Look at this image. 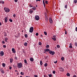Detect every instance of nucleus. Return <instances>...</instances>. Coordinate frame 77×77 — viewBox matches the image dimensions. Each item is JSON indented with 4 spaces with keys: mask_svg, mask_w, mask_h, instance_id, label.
I'll use <instances>...</instances> for the list:
<instances>
[{
    "mask_svg": "<svg viewBox=\"0 0 77 77\" xmlns=\"http://www.w3.org/2000/svg\"><path fill=\"white\" fill-rule=\"evenodd\" d=\"M29 32L30 33H32L33 32V27H31L30 28Z\"/></svg>",
    "mask_w": 77,
    "mask_h": 77,
    "instance_id": "obj_2",
    "label": "nucleus"
},
{
    "mask_svg": "<svg viewBox=\"0 0 77 77\" xmlns=\"http://www.w3.org/2000/svg\"><path fill=\"white\" fill-rule=\"evenodd\" d=\"M49 77H52V75L49 74Z\"/></svg>",
    "mask_w": 77,
    "mask_h": 77,
    "instance_id": "obj_42",
    "label": "nucleus"
},
{
    "mask_svg": "<svg viewBox=\"0 0 77 77\" xmlns=\"http://www.w3.org/2000/svg\"><path fill=\"white\" fill-rule=\"evenodd\" d=\"M2 25V23L1 22H0V26Z\"/></svg>",
    "mask_w": 77,
    "mask_h": 77,
    "instance_id": "obj_62",
    "label": "nucleus"
},
{
    "mask_svg": "<svg viewBox=\"0 0 77 77\" xmlns=\"http://www.w3.org/2000/svg\"><path fill=\"white\" fill-rule=\"evenodd\" d=\"M4 10L6 12H9L10 11V10L8 8H4Z\"/></svg>",
    "mask_w": 77,
    "mask_h": 77,
    "instance_id": "obj_4",
    "label": "nucleus"
},
{
    "mask_svg": "<svg viewBox=\"0 0 77 77\" xmlns=\"http://www.w3.org/2000/svg\"><path fill=\"white\" fill-rule=\"evenodd\" d=\"M45 52H46V51H47V52H48V51H50V50L49 49H48L47 48L46 49H45Z\"/></svg>",
    "mask_w": 77,
    "mask_h": 77,
    "instance_id": "obj_12",
    "label": "nucleus"
},
{
    "mask_svg": "<svg viewBox=\"0 0 77 77\" xmlns=\"http://www.w3.org/2000/svg\"><path fill=\"white\" fill-rule=\"evenodd\" d=\"M73 77H76V75H74Z\"/></svg>",
    "mask_w": 77,
    "mask_h": 77,
    "instance_id": "obj_61",
    "label": "nucleus"
},
{
    "mask_svg": "<svg viewBox=\"0 0 77 77\" xmlns=\"http://www.w3.org/2000/svg\"><path fill=\"white\" fill-rule=\"evenodd\" d=\"M9 21H10V22H11V23L13 21H12V20L11 19H10L9 20Z\"/></svg>",
    "mask_w": 77,
    "mask_h": 77,
    "instance_id": "obj_39",
    "label": "nucleus"
},
{
    "mask_svg": "<svg viewBox=\"0 0 77 77\" xmlns=\"http://www.w3.org/2000/svg\"><path fill=\"white\" fill-rule=\"evenodd\" d=\"M29 7H30V8H32L33 7V6L31 5H29Z\"/></svg>",
    "mask_w": 77,
    "mask_h": 77,
    "instance_id": "obj_58",
    "label": "nucleus"
},
{
    "mask_svg": "<svg viewBox=\"0 0 77 77\" xmlns=\"http://www.w3.org/2000/svg\"><path fill=\"white\" fill-rule=\"evenodd\" d=\"M14 59L16 60H18V58H17V57H14Z\"/></svg>",
    "mask_w": 77,
    "mask_h": 77,
    "instance_id": "obj_32",
    "label": "nucleus"
},
{
    "mask_svg": "<svg viewBox=\"0 0 77 77\" xmlns=\"http://www.w3.org/2000/svg\"><path fill=\"white\" fill-rule=\"evenodd\" d=\"M12 51L13 53H16V51H15V49L14 48H12Z\"/></svg>",
    "mask_w": 77,
    "mask_h": 77,
    "instance_id": "obj_11",
    "label": "nucleus"
},
{
    "mask_svg": "<svg viewBox=\"0 0 77 77\" xmlns=\"http://www.w3.org/2000/svg\"><path fill=\"white\" fill-rule=\"evenodd\" d=\"M68 5H67V4H66V5H65V9H67V6Z\"/></svg>",
    "mask_w": 77,
    "mask_h": 77,
    "instance_id": "obj_29",
    "label": "nucleus"
},
{
    "mask_svg": "<svg viewBox=\"0 0 77 77\" xmlns=\"http://www.w3.org/2000/svg\"><path fill=\"white\" fill-rule=\"evenodd\" d=\"M49 53L50 54H51L52 56H53L54 54H55V53L54 51H50L49 52Z\"/></svg>",
    "mask_w": 77,
    "mask_h": 77,
    "instance_id": "obj_3",
    "label": "nucleus"
},
{
    "mask_svg": "<svg viewBox=\"0 0 77 77\" xmlns=\"http://www.w3.org/2000/svg\"><path fill=\"white\" fill-rule=\"evenodd\" d=\"M47 65H48V64H47V63H46L45 64H44V66H47Z\"/></svg>",
    "mask_w": 77,
    "mask_h": 77,
    "instance_id": "obj_31",
    "label": "nucleus"
},
{
    "mask_svg": "<svg viewBox=\"0 0 77 77\" xmlns=\"http://www.w3.org/2000/svg\"><path fill=\"white\" fill-rule=\"evenodd\" d=\"M2 43L3 44H5V41H4L3 40L2 41Z\"/></svg>",
    "mask_w": 77,
    "mask_h": 77,
    "instance_id": "obj_46",
    "label": "nucleus"
},
{
    "mask_svg": "<svg viewBox=\"0 0 77 77\" xmlns=\"http://www.w3.org/2000/svg\"><path fill=\"white\" fill-rule=\"evenodd\" d=\"M60 71L63 72V71H64V69H63V68H62V67H60Z\"/></svg>",
    "mask_w": 77,
    "mask_h": 77,
    "instance_id": "obj_13",
    "label": "nucleus"
},
{
    "mask_svg": "<svg viewBox=\"0 0 77 77\" xmlns=\"http://www.w3.org/2000/svg\"><path fill=\"white\" fill-rule=\"evenodd\" d=\"M45 17H47V13H45Z\"/></svg>",
    "mask_w": 77,
    "mask_h": 77,
    "instance_id": "obj_36",
    "label": "nucleus"
},
{
    "mask_svg": "<svg viewBox=\"0 0 77 77\" xmlns=\"http://www.w3.org/2000/svg\"><path fill=\"white\" fill-rule=\"evenodd\" d=\"M75 30L76 32H77V27L75 28Z\"/></svg>",
    "mask_w": 77,
    "mask_h": 77,
    "instance_id": "obj_50",
    "label": "nucleus"
},
{
    "mask_svg": "<svg viewBox=\"0 0 77 77\" xmlns=\"http://www.w3.org/2000/svg\"><path fill=\"white\" fill-rule=\"evenodd\" d=\"M61 60H64V57H62L61 58Z\"/></svg>",
    "mask_w": 77,
    "mask_h": 77,
    "instance_id": "obj_37",
    "label": "nucleus"
},
{
    "mask_svg": "<svg viewBox=\"0 0 77 77\" xmlns=\"http://www.w3.org/2000/svg\"><path fill=\"white\" fill-rule=\"evenodd\" d=\"M44 8H45V4L44 5Z\"/></svg>",
    "mask_w": 77,
    "mask_h": 77,
    "instance_id": "obj_63",
    "label": "nucleus"
},
{
    "mask_svg": "<svg viewBox=\"0 0 77 77\" xmlns=\"http://www.w3.org/2000/svg\"><path fill=\"white\" fill-rule=\"evenodd\" d=\"M33 10H32V9H30L29 10V13L30 14H32L33 13Z\"/></svg>",
    "mask_w": 77,
    "mask_h": 77,
    "instance_id": "obj_16",
    "label": "nucleus"
},
{
    "mask_svg": "<svg viewBox=\"0 0 77 77\" xmlns=\"http://www.w3.org/2000/svg\"><path fill=\"white\" fill-rule=\"evenodd\" d=\"M45 20L46 22L48 21V18H47V17H45Z\"/></svg>",
    "mask_w": 77,
    "mask_h": 77,
    "instance_id": "obj_18",
    "label": "nucleus"
},
{
    "mask_svg": "<svg viewBox=\"0 0 77 77\" xmlns=\"http://www.w3.org/2000/svg\"><path fill=\"white\" fill-rule=\"evenodd\" d=\"M0 54L1 56H3L4 55V52L3 51H1L0 52Z\"/></svg>",
    "mask_w": 77,
    "mask_h": 77,
    "instance_id": "obj_9",
    "label": "nucleus"
},
{
    "mask_svg": "<svg viewBox=\"0 0 77 77\" xmlns=\"http://www.w3.org/2000/svg\"><path fill=\"white\" fill-rule=\"evenodd\" d=\"M29 71H31L32 70V69L30 68H29Z\"/></svg>",
    "mask_w": 77,
    "mask_h": 77,
    "instance_id": "obj_53",
    "label": "nucleus"
},
{
    "mask_svg": "<svg viewBox=\"0 0 77 77\" xmlns=\"http://www.w3.org/2000/svg\"><path fill=\"white\" fill-rule=\"evenodd\" d=\"M32 9L33 10L35 11V10H36V8L35 7H34L32 8Z\"/></svg>",
    "mask_w": 77,
    "mask_h": 77,
    "instance_id": "obj_27",
    "label": "nucleus"
},
{
    "mask_svg": "<svg viewBox=\"0 0 77 77\" xmlns=\"http://www.w3.org/2000/svg\"><path fill=\"white\" fill-rule=\"evenodd\" d=\"M15 72H17V70H15Z\"/></svg>",
    "mask_w": 77,
    "mask_h": 77,
    "instance_id": "obj_64",
    "label": "nucleus"
},
{
    "mask_svg": "<svg viewBox=\"0 0 77 77\" xmlns=\"http://www.w3.org/2000/svg\"><path fill=\"white\" fill-rule=\"evenodd\" d=\"M24 62L25 63H26V64H27V60H24Z\"/></svg>",
    "mask_w": 77,
    "mask_h": 77,
    "instance_id": "obj_21",
    "label": "nucleus"
},
{
    "mask_svg": "<svg viewBox=\"0 0 77 77\" xmlns=\"http://www.w3.org/2000/svg\"><path fill=\"white\" fill-rule=\"evenodd\" d=\"M38 44L39 45H41L42 44V43H41V42H39L38 43Z\"/></svg>",
    "mask_w": 77,
    "mask_h": 77,
    "instance_id": "obj_34",
    "label": "nucleus"
},
{
    "mask_svg": "<svg viewBox=\"0 0 77 77\" xmlns=\"http://www.w3.org/2000/svg\"><path fill=\"white\" fill-rule=\"evenodd\" d=\"M42 60L40 61V65L41 66L42 65Z\"/></svg>",
    "mask_w": 77,
    "mask_h": 77,
    "instance_id": "obj_25",
    "label": "nucleus"
},
{
    "mask_svg": "<svg viewBox=\"0 0 77 77\" xmlns=\"http://www.w3.org/2000/svg\"><path fill=\"white\" fill-rule=\"evenodd\" d=\"M9 39V38L8 37H5V41L6 42H8V40Z\"/></svg>",
    "mask_w": 77,
    "mask_h": 77,
    "instance_id": "obj_8",
    "label": "nucleus"
},
{
    "mask_svg": "<svg viewBox=\"0 0 77 77\" xmlns=\"http://www.w3.org/2000/svg\"><path fill=\"white\" fill-rule=\"evenodd\" d=\"M77 2V0H74L73 3H75V4H76V3Z\"/></svg>",
    "mask_w": 77,
    "mask_h": 77,
    "instance_id": "obj_17",
    "label": "nucleus"
},
{
    "mask_svg": "<svg viewBox=\"0 0 77 77\" xmlns=\"http://www.w3.org/2000/svg\"><path fill=\"white\" fill-rule=\"evenodd\" d=\"M10 63H12L13 62V59L12 58H10Z\"/></svg>",
    "mask_w": 77,
    "mask_h": 77,
    "instance_id": "obj_15",
    "label": "nucleus"
},
{
    "mask_svg": "<svg viewBox=\"0 0 77 77\" xmlns=\"http://www.w3.org/2000/svg\"><path fill=\"white\" fill-rule=\"evenodd\" d=\"M17 67L18 68H22V66H23V65H22V63H17Z\"/></svg>",
    "mask_w": 77,
    "mask_h": 77,
    "instance_id": "obj_1",
    "label": "nucleus"
},
{
    "mask_svg": "<svg viewBox=\"0 0 77 77\" xmlns=\"http://www.w3.org/2000/svg\"><path fill=\"white\" fill-rule=\"evenodd\" d=\"M57 48H60V46L59 45H57Z\"/></svg>",
    "mask_w": 77,
    "mask_h": 77,
    "instance_id": "obj_45",
    "label": "nucleus"
},
{
    "mask_svg": "<svg viewBox=\"0 0 77 77\" xmlns=\"http://www.w3.org/2000/svg\"><path fill=\"white\" fill-rule=\"evenodd\" d=\"M65 35H66V34H67V32L66 31H65Z\"/></svg>",
    "mask_w": 77,
    "mask_h": 77,
    "instance_id": "obj_55",
    "label": "nucleus"
},
{
    "mask_svg": "<svg viewBox=\"0 0 77 77\" xmlns=\"http://www.w3.org/2000/svg\"><path fill=\"white\" fill-rule=\"evenodd\" d=\"M4 20L5 23H7L8 21V17H5L4 18Z\"/></svg>",
    "mask_w": 77,
    "mask_h": 77,
    "instance_id": "obj_7",
    "label": "nucleus"
},
{
    "mask_svg": "<svg viewBox=\"0 0 77 77\" xmlns=\"http://www.w3.org/2000/svg\"><path fill=\"white\" fill-rule=\"evenodd\" d=\"M34 77H38V75H34Z\"/></svg>",
    "mask_w": 77,
    "mask_h": 77,
    "instance_id": "obj_51",
    "label": "nucleus"
},
{
    "mask_svg": "<svg viewBox=\"0 0 77 77\" xmlns=\"http://www.w3.org/2000/svg\"><path fill=\"white\" fill-rule=\"evenodd\" d=\"M41 0H36V2H40Z\"/></svg>",
    "mask_w": 77,
    "mask_h": 77,
    "instance_id": "obj_57",
    "label": "nucleus"
},
{
    "mask_svg": "<svg viewBox=\"0 0 77 77\" xmlns=\"http://www.w3.org/2000/svg\"><path fill=\"white\" fill-rule=\"evenodd\" d=\"M69 45H70V46H71V45H72V43H70V44H69Z\"/></svg>",
    "mask_w": 77,
    "mask_h": 77,
    "instance_id": "obj_60",
    "label": "nucleus"
},
{
    "mask_svg": "<svg viewBox=\"0 0 77 77\" xmlns=\"http://www.w3.org/2000/svg\"><path fill=\"white\" fill-rule=\"evenodd\" d=\"M20 74H21V75H24V73L23 72H20Z\"/></svg>",
    "mask_w": 77,
    "mask_h": 77,
    "instance_id": "obj_30",
    "label": "nucleus"
},
{
    "mask_svg": "<svg viewBox=\"0 0 77 77\" xmlns=\"http://www.w3.org/2000/svg\"><path fill=\"white\" fill-rule=\"evenodd\" d=\"M2 66L4 67V68H5V63H3L2 64Z\"/></svg>",
    "mask_w": 77,
    "mask_h": 77,
    "instance_id": "obj_19",
    "label": "nucleus"
},
{
    "mask_svg": "<svg viewBox=\"0 0 77 77\" xmlns=\"http://www.w3.org/2000/svg\"><path fill=\"white\" fill-rule=\"evenodd\" d=\"M35 19L37 21H38L39 20V17L38 15H36L35 16Z\"/></svg>",
    "mask_w": 77,
    "mask_h": 77,
    "instance_id": "obj_5",
    "label": "nucleus"
},
{
    "mask_svg": "<svg viewBox=\"0 0 77 77\" xmlns=\"http://www.w3.org/2000/svg\"><path fill=\"white\" fill-rule=\"evenodd\" d=\"M54 63H57V60L56 61L54 62Z\"/></svg>",
    "mask_w": 77,
    "mask_h": 77,
    "instance_id": "obj_48",
    "label": "nucleus"
},
{
    "mask_svg": "<svg viewBox=\"0 0 77 77\" xmlns=\"http://www.w3.org/2000/svg\"><path fill=\"white\" fill-rule=\"evenodd\" d=\"M30 60L31 62H33L34 60H33V58H30Z\"/></svg>",
    "mask_w": 77,
    "mask_h": 77,
    "instance_id": "obj_14",
    "label": "nucleus"
},
{
    "mask_svg": "<svg viewBox=\"0 0 77 77\" xmlns=\"http://www.w3.org/2000/svg\"><path fill=\"white\" fill-rule=\"evenodd\" d=\"M66 75L68 76V77H69V76H70V74H69V73H67L66 74Z\"/></svg>",
    "mask_w": 77,
    "mask_h": 77,
    "instance_id": "obj_20",
    "label": "nucleus"
},
{
    "mask_svg": "<svg viewBox=\"0 0 77 77\" xmlns=\"http://www.w3.org/2000/svg\"><path fill=\"white\" fill-rule=\"evenodd\" d=\"M24 45L25 46H27V43L25 42L24 43Z\"/></svg>",
    "mask_w": 77,
    "mask_h": 77,
    "instance_id": "obj_22",
    "label": "nucleus"
},
{
    "mask_svg": "<svg viewBox=\"0 0 77 77\" xmlns=\"http://www.w3.org/2000/svg\"><path fill=\"white\" fill-rule=\"evenodd\" d=\"M49 21L50 23H51V24L53 23V20H52V19H51V18H49Z\"/></svg>",
    "mask_w": 77,
    "mask_h": 77,
    "instance_id": "obj_10",
    "label": "nucleus"
},
{
    "mask_svg": "<svg viewBox=\"0 0 77 77\" xmlns=\"http://www.w3.org/2000/svg\"><path fill=\"white\" fill-rule=\"evenodd\" d=\"M44 33L45 35H47V33L46 32H44Z\"/></svg>",
    "mask_w": 77,
    "mask_h": 77,
    "instance_id": "obj_35",
    "label": "nucleus"
},
{
    "mask_svg": "<svg viewBox=\"0 0 77 77\" xmlns=\"http://www.w3.org/2000/svg\"><path fill=\"white\" fill-rule=\"evenodd\" d=\"M69 48H72V45L70 46H69Z\"/></svg>",
    "mask_w": 77,
    "mask_h": 77,
    "instance_id": "obj_44",
    "label": "nucleus"
},
{
    "mask_svg": "<svg viewBox=\"0 0 77 77\" xmlns=\"http://www.w3.org/2000/svg\"><path fill=\"white\" fill-rule=\"evenodd\" d=\"M45 3H46V4H48V1H45Z\"/></svg>",
    "mask_w": 77,
    "mask_h": 77,
    "instance_id": "obj_52",
    "label": "nucleus"
},
{
    "mask_svg": "<svg viewBox=\"0 0 77 77\" xmlns=\"http://www.w3.org/2000/svg\"><path fill=\"white\" fill-rule=\"evenodd\" d=\"M53 37H54V38H56V35H54L53 36Z\"/></svg>",
    "mask_w": 77,
    "mask_h": 77,
    "instance_id": "obj_54",
    "label": "nucleus"
},
{
    "mask_svg": "<svg viewBox=\"0 0 77 77\" xmlns=\"http://www.w3.org/2000/svg\"><path fill=\"white\" fill-rule=\"evenodd\" d=\"M52 39L54 40V41H56V38H52Z\"/></svg>",
    "mask_w": 77,
    "mask_h": 77,
    "instance_id": "obj_26",
    "label": "nucleus"
},
{
    "mask_svg": "<svg viewBox=\"0 0 77 77\" xmlns=\"http://www.w3.org/2000/svg\"><path fill=\"white\" fill-rule=\"evenodd\" d=\"M4 35V36H5V37L7 36V33H6V32H5Z\"/></svg>",
    "mask_w": 77,
    "mask_h": 77,
    "instance_id": "obj_24",
    "label": "nucleus"
},
{
    "mask_svg": "<svg viewBox=\"0 0 77 77\" xmlns=\"http://www.w3.org/2000/svg\"><path fill=\"white\" fill-rule=\"evenodd\" d=\"M38 35H39V34L38 32H36L35 34V35L36 36H38Z\"/></svg>",
    "mask_w": 77,
    "mask_h": 77,
    "instance_id": "obj_41",
    "label": "nucleus"
},
{
    "mask_svg": "<svg viewBox=\"0 0 77 77\" xmlns=\"http://www.w3.org/2000/svg\"><path fill=\"white\" fill-rule=\"evenodd\" d=\"M75 46H76V47H77V42H75Z\"/></svg>",
    "mask_w": 77,
    "mask_h": 77,
    "instance_id": "obj_40",
    "label": "nucleus"
},
{
    "mask_svg": "<svg viewBox=\"0 0 77 77\" xmlns=\"http://www.w3.org/2000/svg\"><path fill=\"white\" fill-rule=\"evenodd\" d=\"M0 3H2V4H4L5 3V2L3 1H1L0 2Z\"/></svg>",
    "mask_w": 77,
    "mask_h": 77,
    "instance_id": "obj_23",
    "label": "nucleus"
},
{
    "mask_svg": "<svg viewBox=\"0 0 77 77\" xmlns=\"http://www.w3.org/2000/svg\"><path fill=\"white\" fill-rule=\"evenodd\" d=\"M48 56H47L46 57L45 59H47V58H48Z\"/></svg>",
    "mask_w": 77,
    "mask_h": 77,
    "instance_id": "obj_59",
    "label": "nucleus"
},
{
    "mask_svg": "<svg viewBox=\"0 0 77 77\" xmlns=\"http://www.w3.org/2000/svg\"><path fill=\"white\" fill-rule=\"evenodd\" d=\"M49 47H50V46L49 45H47L46 46V48H49Z\"/></svg>",
    "mask_w": 77,
    "mask_h": 77,
    "instance_id": "obj_33",
    "label": "nucleus"
},
{
    "mask_svg": "<svg viewBox=\"0 0 77 77\" xmlns=\"http://www.w3.org/2000/svg\"><path fill=\"white\" fill-rule=\"evenodd\" d=\"M15 2H18V0H14Z\"/></svg>",
    "mask_w": 77,
    "mask_h": 77,
    "instance_id": "obj_56",
    "label": "nucleus"
},
{
    "mask_svg": "<svg viewBox=\"0 0 77 77\" xmlns=\"http://www.w3.org/2000/svg\"><path fill=\"white\" fill-rule=\"evenodd\" d=\"M53 74H55L56 73V71H53Z\"/></svg>",
    "mask_w": 77,
    "mask_h": 77,
    "instance_id": "obj_43",
    "label": "nucleus"
},
{
    "mask_svg": "<svg viewBox=\"0 0 77 77\" xmlns=\"http://www.w3.org/2000/svg\"><path fill=\"white\" fill-rule=\"evenodd\" d=\"M28 36V35H27V34H26L25 35V38H27Z\"/></svg>",
    "mask_w": 77,
    "mask_h": 77,
    "instance_id": "obj_28",
    "label": "nucleus"
},
{
    "mask_svg": "<svg viewBox=\"0 0 77 77\" xmlns=\"http://www.w3.org/2000/svg\"><path fill=\"white\" fill-rule=\"evenodd\" d=\"M9 69H12V67L11 66H10L9 67Z\"/></svg>",
    "mask_w": 77,
    "mask_h": 77,
    "instance_id": "obj_49",
    "label": "nucleus"
},
{
    "mask_svg": "<svg viewBox=\"0 0 77 77\" xmlns=\"http://www.w3.org/2000/svg\"><path fill=\"white\" fill-rule=\"evenodd\" d=\"M15 16H16L15 14H14L13 15V17H14V18H15Z\"/></svg>",
    "mask_w": 77,
    "mask_h": 77,
    "instance_id": "obj_47",
    "label": "nucleus"
},
{
    "mask_svg": "<svg viewBox=\"0 0 77 77\" xmlns=\"http://www.w3.org/2000/svg\"><path fill=\"white\" fill-rule=\"evenodd\" d=\"M0 71L2 74H5V71L3 69V68H1L0 69Z\"/></svg>",
    "mask_w": 77,
    "mask_h": 77,
    "instance_id": "obj_6",
    "label": "nucleus"
},
{
    "mask_svg": "<svg viewBox=\"0 0 77 77\" xmlns=\"http://www.w3.org/2000/svg\"><path fill=\"white\" fill-rule=\"evenodd\" d=\"M3 47L4 48H6V46L5 45H4L3 46Z\"/></svg>",
    "mask_w": 77,
    "mask_h": 77,
    "instance_id": "obj_38",
    "label": "nucleus"
}]
</instances>
